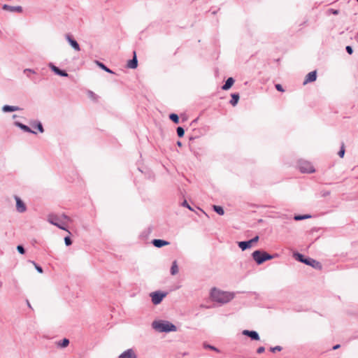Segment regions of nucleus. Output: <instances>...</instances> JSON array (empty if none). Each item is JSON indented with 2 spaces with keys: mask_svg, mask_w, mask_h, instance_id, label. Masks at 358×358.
<instances>
[{
  "mask_svg": "<svg viewBox=\"0 0 358 358\" xmlns=\"http://www.w3.org/2000/svg\"><path fill=\"white\" fill-rule=\"evenodd\" d=\"M138 66V61H137V58H136V52L134 51V57L132 59L128 61L127 62V66L129 68V69H136Z\"/></svg>",
  "mask_w": 358,
  "mask_h": 358,
  "instance_id": "obj_12",
  "label": "nucleus"
},
{
  "mask_svg": "<svg viewBox=\"0 0 358 358\" xmlns=\"http://www.w3.org/2000/svg\"><path fill=\"white\" fill-rule=\"evenodd\" d=\"M317 78V72L316 71H311L307 74L306 76L305 80L303 82V85H306L308 83L314 82Z\"/></svg>",
  "mask_w": 358,
  "mask_h": 358,
  "instance_id": "obj_9",
  "label": "nucleus"
},
{
  "mask_svg": "<svg viewBox=\"0 0 358 358\" xmlns=\"http://www.w3.org/2000/svg\"><path fill=\"white\" fill-rule=\"evenodd\" d=\"M50 67L51 68V69L57 75L59 76H68V73H66L65 71H62L60 70L58 67L54 66L53 64H50Z\"/></svg>",
  "mask_w": 358,
  "mask_h": 358,
  "instance_id": "obj_16",
  "label": "nucleus"
},
{
  "mask_svg": "<svg viewBox=\"0 0 358 358\" xmlns=\"http://www.w3.org/2000/svg\"><path fill=\"white\" fill-rule=\"evenodd\" d=\"M16 201V209L20 213H23L26 210L27 208L24 203L17 196H15Z\"/></svg>",
  "mask_w": 358,
  "mask_h": 358,
  "instance_id": "obj_8",
  "label": "nucleus"
},
{
  "mask_svg": "<svg viewBox=\"0 0 358 358\" xmlns=\"http://www.w3.org/2000/svg\"><path fill=\"white\" fill-rule=\"evenodd\" d=\"M177 145L179 146V147H181L182 146V143L180 141H178L177 142Z\"/></svg>",
  "mask_w": 358,
  "mask_h": 358,
  "instance_id": "obj_45",
  "label": "nucleus"
},
{
  "mask_svg": "<svg viewBox=\"0 0 358 358\" xmlns=\"http://www.w3.org/2000/svg\"><path fill=\"white\" fill-rule=\"evenodd\" d=\"M3 9L5 10L10 11V12H17V13L22 12V8L21 6H10L7 4H4L3 6Z\"/></svg>",
  "mask_w": 358,
  "mask_h": 358,
  "instance_id": "obj_11",
  "label": "nucleus"
},
{
  "mask_svg": "<svg viewBox=\"0 0 358 358\" xmlns=\"http://www.w3.org/2000/svg\"><path fill=\"white\" fill-rule=\"evenodd\" d=\"M33 264H34L35 267H36V269L39 272V273H43V269L41 266L36 265L34 262H33Z\"/></svg>",
  "mask_w": 358,
  "mask_h": 358,
  "instance_id": "obj_39",
  "label": "nucleus"
},
{
  "mask_svg": "<svg viewBox=\"0 0 358 358\" xmlns=\"http://www.w3.org/2000/svg\"><path fill=\"white\" fill-rule=\"evenodd\" d=\"M152 327L156 330L160 332H169V331H176V327L170 323L169 322H154L152 323Z\"/></svg>",
  "mask_w": 358,
  "mask_h": 358,
  "instance_id": "obj_3",
  "label": "nucleus"
},
{
  "mask_svg": "<svg viewBox=\"0 0 358 358\" xmlns=\"http://www.w3.org/2000/svg\"><path fill=\"white\" fill-rule=\"evenodd\" d=\"M177 134L179 137H182L184 136L185 131L182 127H179L177 128Z\"/></svg>",
  "mask_w": 358,
  "mask_h": 358,
  "instance_id": "obj_28",
  "label": "nucleus"
},
{
  "mask_svg": "<svg viewBox=\"0 0 358 358\" xmlns=\"http://www.w3.org/2000/svg\"><path fill=\"white\" fill-rule=\"evenodd\" d=\"M169 118L176 124H178L179 122V117L178 115L175 113H172L169 115Z\"/></svg>",
  "mask_w": 358,
  "mask_h": 358,
  "instance_id": "obj_24",
  "label": "nucleus"
},
{
  "mask_svg": "<svg viewBox=\"0 0 358 358\" xmlns=\"http://www.w3.org/2000/svg\"><path fill=\"white\" fill-rule=\"evenodd\" d=\"M24 73H27V76H29L28 73H35V71L31 69H26L24 70Z\"/></svg>",
  "mask_w": 358,
  "mask_h": 358,
  "instance_id": "obj_40",
  "label": "nucleus"
},
{
  "mask_svg": "<svg viewBox=\"0 0 358 358\" xmlns=\"http://www.w3.org/2000/svg\"><path fill=\"white\" fill-rule=\"evenodd\" d=\"M234 80L232 78H229L227 80L225 84L222 87V89L223 90H227L231 87V86L234 85Z\"/></svg>",
  "mask_w": 358,
  "mask_h": 358,
  "instance_id": "obj_17",
  "label": "nucleus"
},
{
  "mask_svg": "<svg viewBox=\"0 0 358 358\" xmlns=\"http://www.w3.org/2000/svg\"><path fill=\"white\" fill-rule=\"evenodd\" d=\"M238 246L241 248L242 250H245L247 248H250L251 245V241H241L238 242Z\"/></svg>",
  "mask_w": 358,
  "mask_h": 358,
  "instance_id": "obj_19",
  "label": "nucleus"
},
{
  "mask_svg": "<svg viewBox=\"0 0 358 358\" xmlns=\"http://www.w3.org/2000/svg\"><path fill=\"white\" fill-rule=\"evenodd\" d=\"M238 100H239V95L238 94H232L230 103L234 106L237 104Z\"/></svg>",
  "mask_w": 358,
  "mask_h": 358,
  "instance_id": "obj_21",
  "label": "nucleus"
},
{
  "mask_svg": "<svg viewBox=\"0 0 358 358\" xmlns=\"http://www.w3.org/2000/svg\"><path fill=\"white\" fill-rule=\"evenodd\" d=\"M346 51H347V52H348V53H349L350 55L352 54V52H353V50H352V47H351V46H349V45H348V46L346 47Z\"/></svg>",
  "mask_w": 358,
  "mask_h": 358,
  "instance_id": "obj_38",
  "label": "nucleus"
},
{
  "mask_svg": "<svg viewBox=\"0 0 358 358\" xmlns=\"http://www.w3.org/2000/svg\"><path fill=\"white\" fill-rule=\"evenodd\" d=\"M203 346L205 348H208V349L213 350L217 352H220V350L214 346L207 345V344H204Z\"/></svg>",
  "mask_w": 358,
  "mask_h": 358,
  "instance_id": "obj_29",
  "label": "nucleus"
},
{
  "mask_svg": "<svg viewBox=\"0 0 358 358\" xmlns=\"http://www.w3.org/2000/svg\"><path fill=\"white\" fill-rule=\"evenodd\" d=\"M96 64L102 69L105 70L106 72L112 73V71L108 68H107L103 64L99 62H96Z\"/></svg>",
  "mask_w": 358,
  "mask_h": 358,
  "instance_id": "obj_27",
  "label": "nucleus"
},
{
  "mask_svg": "<svg viewBox=\"0 0 358 358\" xmlns=\"http://www.w3.org/2000/svg\"><path fill=\"white\" fill-rule=\"evenodd\" d=\"M178 266L176 261H173L171 268V273L174 275L178 273Z\"/></svg>",
  "mask_w": 358,
  "mask_h": 358,
  "instance_id": "obj_20",
  "label": "nucleus"
},
{
  "mask_svg": "<svg viewBox=\"0 0 358 358\" xmlns=\"http://www.w3.org/2000/svg\"><path fill=\"white\" fill-rule=\"evenodd\" d=\"M64 241H65V243L66 245H71V238L69 237H65L64 238Z\"/></svg>",
  "mask_w": 358,
  "mask_h": 358,
  "instance_id": "obj_36",
  "label": "nucleus"
},
{
  "mask_svg": "<svg viewBox=\"0 0 358 358\" xmlns=\"http://www.w3.org/2000/svg\"><path fill=\"white\" fill-rule=\"evenodd\" d=\"M357 2H358V0H357Z\"/></svg>",
  "mask_w": 358,
  "mask_h": 358,
  "instance_id": "obj_48",
  "label": "nucleus"
},
{
  "mask_svg": "<svg viewBox=\"0 0 358 358\" xmlns=\"http://www.w3.org/2000/svg\"><path fill=\"white\" fill-rule=\"evenodd\" d=\"M344 155H345V148H344V145L343 144L341 150L338 152V155L340 157L343 158L344 157Z\"/></svg>",
  "mask_w": 358,
  "mask_h": 358,
  "instance_id": "obj_30",
  "label": "nucleus"
},
{
  "mask_svg": "<svg viewBox=\"0 0 358 358\" xmlns=\"http://www.w3.org/2000/svg\"><path fill=\"white\" fill-rule=\"evenodd\" d=\"M69 343V341L67 338H64L61 343H59V345L62 348H65L68 346Z\"/></svg>",
  "mask_w": 358,
  "mask_h": 358,
  "instance_id": "obj_26",
  "label": "nucleus"
},
{
  "mask_svg": "<svg viewBox=\"0 0 358 358\" xmlns=\"http://www.w3.org/2000/svg\"><path fill=\"white\" fill-rule=\"evenodd\" d=\"M275 88H276V90H277L278 91H280V92H284V90H283V88H282V85H280V84H276V85H275Z\"/></svg>",
  "mask_w": 358,
  "mask_h": 358,
  "instance_id": "obj_37",
  "label": "nucleus"
},
{
  "mask_svg": "<svg viewBox=\"0 0 358 358\" xmlns=\"http://www.w3.org/2000/svg\"><path fill=\"white\" fill-rule=\"evenodd\" d=\"M243 334L250 336L253 340H256V341L259 340V336L256 331H249V330H243Z\"/></svg>",
  "mask_w": 358,
  "mask_h": 358,
  "instance_id": "obj_13",
  "label": "nucleus"
},
{
  "mask_svg": "<svg viewBox=\"0 0 358 358\" xmlns=\"http://www.w3.org/2000/svg\"><path fill=\"white\" fill-rule=\"evenodd\" d=\"M48 221L63 230H66L64 225H65L67 222L70 221V218L64 214L60 216L51 214L48 215Z\"/></svg>",
  "mask_w": 358,
  "mask_h": 358,
  "instance_id": "obj_2",
  "label": "nucleus"
},
{
  "mask_svg": "<svg viewBox=\"0 0 358 358\" xmlns=\"http://www.w3.org/2000/svg\"><path fill=\"white\" fill-rule=\"evenodd\" d=\"M87 95H88V96H89L91 99H92V100H94V101H96V100H97V99H98L97 95H96L94 92H93L92 91H88V92H87Z\"/></svg>",
  "mask_w": 358,
  "mask_h": 358,
  "instance_id": "obj_25",
  "label": "nucleus"
},
{
  "mask_svg": "<svg viewBox=\"0 0 358 358\" xmlns=\"http://www.w3.org/2000/svg\"><path fill=\"white\" fill-rule=\"evenodd\" d=\"M310 217V215H303V216L296 215V216L294 217V220H303V219H305V218H308Z\"/></svg>",
  "mask_w": 358,
  "mask_h": 358,
  "instance_id": "obj_31",
  "label": "nucleus"
},
{
  "mask_svg": "<svg viewBox=\"0 0 358 358\" xmlns=\"http://www.w3.org/2000/svg\"><path fill=\"white\" fill-rule=\"evenodd\" d=\"M152 244L157 248H161L169 245V243L161 239H154L152 241Z\"/></svg>",
  "mask_w": 358,
  "mask_h": 358,
  "instance_id": "obj_14",
  "label": "nucleus"
},
{
  "mask_svg": "<svg viewBox=\"0 0 358 358\" xmlns=\"http://www.w3.org/2000/svg\"><path fill=\"white\" fill-rule=\"evenodd\" d=\"M271 350L273 352H275L276 351H281L282 350V348L280 346H275L274 348H271Z\"/></svg>",
  "mask_w": 358,
  "mask_h": 358,
  "instance_id": "obj_33",
  "label": "nucleus"
},
{
  "mask_svg": "<svg viewBox=\"0 0 358 358\" xmlns=\"http://www.w3.org/2000/svg\"><path fill=\"white\" fill-rule=\"evenodd\" d=\"M152 302L155 304H159L163 300V299L166 296V293L161 292H152L150 294Z\"/></svg>",
  "mask_w": 358,
  "mask_h": 358,
  "instance_id": "obj_6",
  "label": "nucleus"
},
{
  "mask_svg": "<svg viewBox=\"0 0 358 358\" xmlns=\"http://www.w3.org/2000/svg\"><path fill=\"white\" fill-rule=\"evenodd\" d=\"M16 124L19 127H20L22 129H23L24 131L35 133L34 131H31V129L29 127H27V126H26V125H24V124H22V123L17 122Z\"/></svg>",
  "mask_w": 358,
  "mask_h": 358,
  "instance_id": "obj_22",
  "label": "nucleus"
},
{
  "mask_svg": "<svg viewBox=\"0 0 358 358\" xmlns=\"http://www.w3.org/2000/svg\"><path fill=\"white\" fill-rule=\"evenodd\" d=\"M340 347H341V345H340L339 344L336 345H334V346L333 347V350H337V349L340 348Z\"/></svg>",
  "mask_w": 358,
  "mask_h": 358,
  "instance_id": "obj_43",
  "label": "nucleus"
},
{
  "mask_svg": "<svg viewBox=\"0 0 358 358\" xmlns=\"http://www.w3.org/2000/svg\"><path fill=\"white\" fill-rule=\"evenodd\" d=\"M252 256L257 264H262L264 262L271 260L273 258V256L262 250L254 251L252 254Z\"/></svg>",
  "mask_w": 358,
  "mask_h": 358,
  "instance_id": "obj_4",
  "label": "nucleus"
},
{
  "mask_svg": "<svg viewBox=\"0 0 358 358\" xmlns=\"http://www.w3.org/2000/svg\"><path fill=\"white\" fill-rule=\"evenodd\" d=\"M118 358H137V355L133 349H128L123 352Z\"/></svg>",
  "mask_w": 358,
  "mask_h": 358,
  "instance_id": "obj_7",
  "label": "nucleus"
},
{
  "mask_svg": "<svg viewBox=\"0 0 358 358\" xmlns=\"http://www.w3.org/2000/svg\"><path fill=\"white\" fill-rule=\"evenodd\" d=\"M183 206H187V208H189V209H191L190 206L188 205V203H187V201H184V202H183Z\"/></svg>",
  "mask_w": 358,
  "mask_h": 358,
  "instance_id": "obj_44",
  "label": "nucleus"
},
{
  "mask_svg": "<svg viewBox=\"0 0 358 358\" xmlns=\"http://www.w3.org/2000/svg\"><path fill=\"white\" fill-rule=\"evenodd\" d=\"M27 304H28V306H29V308H31V305H30V303H29V301H27Z\"/></svg>",
  "mask_w": 358,
  "mask_h": 358,
  "instance_id": "obj_47",
  "label": "nucleus"
},
{
  "mask_svg": "<svg viewBox=\"0 0 358 358\" xmlns=\"http://www.w3.org/2000/svg\"><path fill=\"white\" fill-rule=\"evenodd\" d=\"M259 240V236H255V238H253L252 239L250 240L249 241H251V245L253 243H257Z\"/></svg>",
  "mask_w": 358,
  "mask_h": 358,
  "instance_id": "obj_41",
  "label": "nucleus"
},
{
  "mask_svg": "<svg viewBox=\"0 0 358 358\" xmlns=\"http://www.w3.org/2000/svg\"><path fill=\"white\" fill-rule=\"evenodd\" d=\"M297 259L301 262H303V261H306V259L303 258V256L301 254H297Z\"/></svg>",
  "mask_w": 358,
  "mask_h": 358,
  "instance_id": "obj_35",
  "label": "nucleus"
},
{
  "mask_svg": "<svg viewBox=\"0 0 358 358\" xmlns=\"http://www.w3.org/2000/svg\"><path fill=\"white\" fill-rule=\"evenodd\" d=\"M35 127L41 133H43L44 131L43 126H42L41 123H40V122L37 123Z\"/></svg>",
  "mask_w": 358,
  "mask_h": 358,
  "instance_id": "obj_32",
  "label": "nucleus"
},
{
  "mask_svg": "<svg viewBox=\"0 0 358 358\" xmlns=\"http://www.w3.org/2000/svg\"><path fill=\"white\" fill-rule=\"evenodd\" d=\"M264 350H265V348H264V347H259V348L257 349V353H259V354H260V353L264 352Z\"/></svg>",
  "mask_w": 358,
  "mask_h": 358,
  "instance_id": "obj_42",
  "label": "nucleus"
},
{
  "mask_svg": "<svg viewBox=\"0 0 358 358\" xmlns=\"http://www.w3.org/2000/svg\"><path fill=\"white\" fill-rule=\"evenodd\" d=\"M338 13V10H334L333 11V14H334V15H337Z\"/></svg>",
  "mask_w": 358,
  "mask_h": 358,
  "instance_id": "obj_46",
  "label": "nucleus"
},
{
  "mask_svg": "<svg viewBox=\"0 0 358 358\" xmlns=\"http://www.w3.org/2000/svg\"><path fill=\"white\" fill-rule=\"evenodd\" d=\"M66 38L67 41H69V43H70V45L76 51H79L80 50L78 43L74 39H73L69 35H66Z\"/></svg>",
  "mask_w": 358,
  "mask_h": 358,
  "instance_id": "obj_15",
  "label": "nucleus"
},
{
  "mask_svg": "<svg viewBox=\"0 0 358 358\" xmlns=\"http://www.w3.org/2000/svg\"><path fill=\"white\" fill-rule=\"evenodd\" d=\"M213 208L216 213H217L219 215H222L224 213V209L222 207L219 206H213Z\"/></svg>",
  "mask_w": 358,
  "mask_h": 358,
  "instance_id": "obj_23",
  "label": "nucleus"
},
{
  "mask_svg": "<svg viewBox=\"0 0 358 358\" xmlns=\"http://www.w3.org/2000/svg\"><path fill=\"white\" fill-rule=\"evenodd\" d=\"M299 169L302 173H311L315 172V169L310 162L306 160H300L299 162Z\"/></svg>",
  "mask_w": 358,
  "mask_h": 358,
  "instance_id": "obj_5",
  "label": "nucleus"
},
{
  "mask_svg": "<svg viewBox=\"0 0 358 358\" xmlns=\"http://www.w3.org/2000/svg\"><path fill=\"white\" fill-rule=\"evenodd\" d=\"M17 250L20 254H24L25 252L24 249L22 245H18L17 247Z\"/></svg>",
  "mask_w": 358,
  "mask_h": 358,
  "instance_id": "obj_34",
  "label": "nucleus"
},
{
  "mask_svg": "<svg viewBox=\"0 0 358 358\" xmlns=\"http://www.w3.org/2000/svg\"><path fill=\"white\" fill-rule=\"evenodd\" d=\"M210 298L213 301L220 303H228L234 298L233 292H224L217 288H213L210 291Z\"/></svg>",
  "mask_w": 358,
  "mask_h": 358,
  "instance_id": "obj_1",
  "label": "nucleus"
},
{
  "mask_svg": "<svg viewBox=\"0 0 358 358\" xmlns=\"http://www.w3.org/2000/svg\"><path fill=\"white\" fill-rule=\"evenodd\" d=\"M303 263L310 265L315 268L321 269L322 265L320 262H317L316 260H314L313 259H306V261H303Z\"/></svg>",
  "mask_w": 358,
  "mask_h": 358,
  "instance_id": "obj_10",
  "label": "nucleus"
},
{
  "mask_svg": "<svg viewBox=\"0 0 358 358\" xmlns=\"http://www.w3.org/2000/svg\"><path fill=\"white\" fill-rule=\"evenodd\" d=\"M3 112H13L20 110V108L17 106H8L6 105L2 108Z\"/></svg>",
  "mask_w": 358,
  "mask_h": 358,
  "instance_id": "obj_18",
  "label": "nucleus"
}]
</instances>
